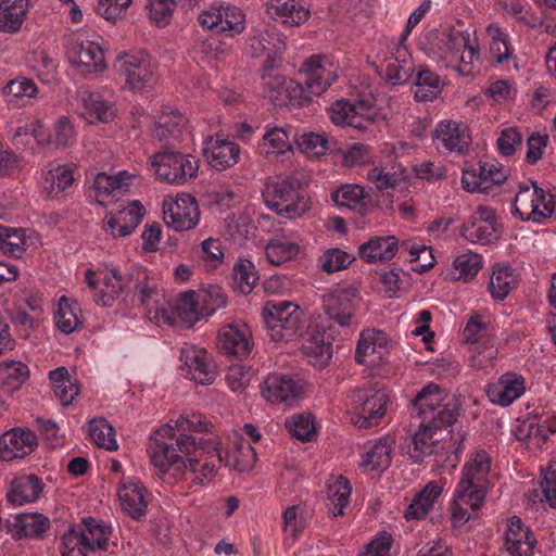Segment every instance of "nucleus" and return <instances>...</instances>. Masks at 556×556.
<instances>
[{"label": "nucleus", "instance_id": "nucleus-58", "mask_svg": "<svg viewBox=\"0 0 556 556\" xmlns=\"http://www.w3.org/2000/svg\"><path fill=\"white\" fill-rule=\"evenodd\" d=\"M296 143L301 151L312 156H319L329 150V141L325 135L315 132L303 134Z\"/></svg>", "mask_w": 556, "mask_h": 556}, {"label": "nucleus", "instance_id": "nucleus-14", "mask_svg": "<svg viewBox=\"0 0 556 556\" xmlns=\"http://www.w3.org/2000/svg\"><path fill=\"white\" fill-rule=\"evenodd\" d=\"M76 100L78 102L80 114L90 123L101 122L109 123L115 116V109L113 104L105 100L103 96L89 89L88 87H80L77 90Z\"/></svg>", "mask_w": 556, "mask_h": 556}, {"label": "nucleus", "instance_id": "nucleus-45", "mask_svg": "<svg viewBox=\"0 0 556 556\" xmlns=\"http://www.w3.org/2000/svg\"><path fill=\"white\" fill-rule=\"evenodd\" d=\"M89 437L97 446L108 451L118 448L115 440V430L104 418H94L89 421Z\"/></svg>", "mask_w": 556, "mask_h": 556}, {"label": "nucleus", "instance_id": "nucleus-31", "mask_svg": "<svg viewBox=\"0 0 556 556\" xmlns=\"http://www.w3.org/2000/svg\"><path fill=\"white\" fill-rule=\"evenodd\" d=\"M29 0H0V31L15 34L26 20Z\"/></svg>", "mask_w": 556, "mask_h": 556}, {"label": "nucleus", "instance_id": "nucleus-49", "mask_svg": "<svg viewBox=\"0 0 556 556\" xmlns=\"http://www.w3.org/2000/svg\"><path fill=\"white\" fill-rule=\"evenodd\" d=\"M438 440L433 438V430L420 422L419 430L413 437V448H409L408 454L415 463H421L426 455L433 452L434 443Z\"/></svg>", "mask_w": 556, "mask_h": 556}, {"label": "nucleus", "instance_id": "nucleus-5", "mask_svg": "<svg viewBox=\"0 0 556 556\" xmlns=\"http://www.w3.org/2000/svg\"><path fill=\"white\" fill-rule=\"evenodd\" d=\"M114 68L125 86L135 91L146 89L154 81V66L150 56L142 51L117 56Z\"/></svg>", "mask_w": 556, "mask_h": 556}, {"label": "nucleus", "instance_id": "nucleus-43", "mask_svg": "<svg viewBox=\"0 0 556 556\" xmlns=\"http://www.w3.org/2000/svg\"><path fill=\"white\" fill-rule=\"evenodd\" d=\"M2 376V390L5 393L12 394L21 389L29 377V369L27 365L22 362H11L3 365L0 369Z\"/></svg>", "mask_w": 556, "mask_h": 556}, {"label": "nucleus", "instance_id": "nucleus-29", "mask_svg": "<svg viewBox=\"0 0 556 556\" xmlns=\"http://www.w3.org/2000/svg\"><path fill=\"white\" fill-rule=\"evenodd\" d=\"M399 250V240L394 236L371 237L358 248L359 257L366 263L387 262Z\"/></svg>", "mask_w": 556, "mask_h": 556}, {"label": "nucleus", "instance_id": "nucleus-7", "mask_svg": "<svg viewBox=\"0 0 556 556\" xmlns=\"http://www.w3.org/2000/svg\"><path fill=\"white\" fill-rule=\"evenodd\" d=\"M353 422L358 428H369L378 425L386 413L388 395L383 391L357 389L352 393Z\"/></svg>", "mask_w": 556, "mask_h": 556}, {"label": "nucleus", "instance_id": "nucleus-19", "mask_svg": "<svg viewBox=\"0 0 556 556\" xmlns=\"http://www.w3.org/2000/svg\"><path fill=\"white\" fill-rule=\"evenodd\" d=\"M525 390V379L521 375L506 372L496 382L488 386L486 395L492 403L508 406L519 399Z\"/></svg>", "mask_w": 556, "mask_h": 556}, {"label": "nucleus", "instance_id": "nucleus-37", "mask_svg": "<svg viewBox=\"0 0 556 556\" xmlns=\"http://www.w3.org/2000/svg\"><path fill=\"white\" fill-rule=\"evenodd\" d=\"M14 527L16 533L13 534L15 539L22 538H42L43 533L50 527V521L42 514L38 513H23L15 517Z\"/></svg>", "mask_w": 556, "mask_h": 556}, {"label": "nucleus", "instance_id": "nucleus-4", "mask_svg": "<svg viewBox=\"0 0 556 556\" xmlns=\"http://www.w3.org/2000/svg\"><path fill=\"white\" fill-rule=\"evenodd\" d=\"M149 166L159 180L182 185L197 177L199 162L190 154L166 148L150 156Z\"/></svg>", "mask_w": 556, "mask_h": 556}, {"label": "nucleus", "instance_id": "nucleus-60", "mask_svg": "<svg viewBox=\"0 0 556 556\" xmlns=\"http://www.w3.org/2000/svg\"><path fill=\"white\" fill-rule=\"evenodd\" d=\"M298 315L304 317L300 306L288 301H268L263 307L262 316L264 320L270 318L273 315L274 319L286 318V315Z\"/></svg>", "mask_w": 556, "mask_h": 556}, {"label": "nucleus", "instance_id": "nucleus-44", "mask_svg": "<svg viewBox=\"0 0 556 556\" xmlns=\"http://www.w3.org/2000/svg\"><path fill=\"white\" fill-rule=\"evenodd\" d=\"M500 229L495 226L480 223L477 217H470L460 228V235L472 243H490L497 239Z\"/></svg>", "mask_w": 556, "mask_h": 556}, {"label": "nucleus", "instance_id": "nucleus-28", "mask_svg": "<svg viewBox=\"0 0 556 556\" xmlns=\"http://www.w3.org/2000/svg\"><path fill=\"white\" fill-rule=\"evenodd\" d=\"M305 80L307 92L313 96H320L337 79L333 71L326 68L319 55L311 56L305 63Z\"/></svg>", "mask_w": 556, "mask_h": 556}, {"label": "nucleus", "instance_id": "nucleus-39", "mask_svg": "<svg viewBox=\"0 0 556 556\" xmlns=\"http://www.w3.org/2000/svg\"><path fill=\"white\" fill-rule=\"evenodd\" d=\"M414 98L418 102L432 101L441 92L440 77L429 68H420L415 80Z\"/></svg>", "mask_w": 556, "mask_h": 556}, {"label": "nucleus", "instance_id": "nucleus-50", "mask_svg": "<svg viewBox=\"0 0 556 556\" xmlns=\"http://www.w3.org/2000/svg\"><path fill=\"white\" fill-rule=\"evenodd\" d=\"M74 182V176L70 168L56 165L49 168L43 176L45 189L48 194L60 193Z\"/></svg>", "mask_w": 556, "mask_h": 556}, {"label": "nucleus", "instance_id": "nucleus-48", "mask_svg": "<svg viewBox=\"0 0 556 556\" xmlns=\"http://www.w3.org/2000/svg\"><path fill=\"white\" fill-rule=\"evenodd\" d=\"M452 278L469 281L482 268L481 256L477 253H466L457 256L453 263Z\"/></svg>", "mask_w": 556, "mask_h": 556}, {"label": "nucleus", "instance_id": "nucleus-3", "mask_svg": "<svg viewBox=\"0 0 556 556\" xmlns=\"http://www.w3.org/2000/svg\"><path fill=\"white\" fill-rule=\"evenodd\" d=\"M491 462V456L484 450H479L470 456L463 468L456 498L463 501L473 513L484 503Z\"/></svg>", "mask_w": 556, "mask_h": 556}, {"label": "nucleus", "instance_id": "nucleus-35", "mask_svg": "<svg viewBox=\"0 0 556 556\" xmlns=\"http://www.w3.org/2000/svg\"><path fill=\"white\" fill-rule=\"evenodd\" d=\"M181 359L188 367V374L191 379L200 384H211L215 379L213 365L206 359L205 355L195 350H184Z\"/></svg>", "mask_w": 556, "mask_h": 556}, {"label": "nucleus", "instance_id": "nucleus-11", "mask_svg": "<svg viewBox=\"0 0 556 556\" xmlns=\"http://www.w3.org/2000/svg\"><path fill=\"white\" fill-rule=\"evenodd\" d=\"M67 58L81 75L99 73L106 67L104 52L93 41L72 42L67 48Z\"/></svg>", "mask_w": 556, "mask_h": 556}, {"label": "nucleus", "instance_id": "nucleus-64", "mask_svg": "<svg viewBox=\"0 0 556 556\" xmlns=\"http://www.w3.org/2000/svg\"><path fill=\"white\" fill-rule=\"evenodd\" d=\"M540 486L545 501L551 507L556 508V459L541 472Z\"/></svg>", "mask_w": 556, "mask_h": 556}, {"label": "nucleus", "instance_id": "nucleus-9", "mask_svg": "<svg viewBox=\"0 0 556 556\" xmlns=\"http://www.w3.org/2000/svg\"><path fill=\"white\" fill-rule=\"evenodd\" d=\"M218 349L228 357L243 359L253 348L252 331L244 323H233L220 328L217 337Z\"/></svg>", "mask_w": 556, "mask_h": 556}, {"label": "nucleus", "instance_id": "nucleus-2", "mask_svg": "<svg viewBox=\"0 0 556 556\" xmlns=\"http://www.w3.org/2000/svg\"><path fill=\"white\" fill-rule=\"evenodd\" d=\"M301 189L302 184L294 177H276L265 182L262 195L273 212L288 218H296L309 208Z\"/></svg>", "mask_w": 556, "mask_h": 556}, {"label": "nucleus", "instance_id": "nucleus-34", "mask_svg": "<svg viewBox=\"0 0 556 556\" xmlns=\"http://www.w3.org/2000/svg\"><path fill=\"white\" fill-rule=\"evenodd\" d=\"M174 313L187 327H192L201 318L205 317L200 293L192 290L180 293L174 306Z\"/></svg>", "mask_w": 556, "mask_h": 556}, {"label": "nucleus", "instance_id": "nucleus-61", "mask_svg": "<svg viewBox=\"0 0 556 556\" xmlns=\"http://www.w3.org/2000/svg\"><path fill=\"white\" fill-rule=\"evenodd\" d=\"M202 307L205 316L213 315L227 304V295L219 286H210V288L200 293Z\"/></svg>", "mask_w": 556, "mask_h": 556}, {"label": "nucleus", "instance_id": "nucleus-16", "mask_svg": "<svg viewBox=\"0 0 556 556\" xmlns=\"http://www.w3.org/2000/svg\"><path fill=\"white\" fill-rule=\"evenodd\" d=\"M263 397L271 403H287L291 405L302 392L296 380L286 375H271L261 384Z\"/></svg>", "mask_w": 556, "mask_h": 556}, {"label": "nucleus", "instance_id": "nucleus-62", "mask_svg": "<svg viewBox=\"0 0 556 556\" xmlns=\"http://www.w3.org/2000/svg\"><path fill=\"white\" fill-rule=\"evenodd\" d=\"M478 168L481 178H484L486 182L488 193L492 191L494 186H500L507 179L506 170L496 162L480 161Z\"/></svg>", "mask_w": 556, "mask_h": 556}, {"label": "nucleus", "instance_id": "nucleus-23", "mask_svg": "<svg viewBox=\"0 0 556 556\" xmlns=\"http://www.w3.org/2000/svg\"><path fill=\"white\" fill-rule=\"evenodd\" d=\"M146 494L142 483L134 480H123L117 491L123 509L135 520H141L146 516L148 507Z\"/></svg>", "mask_w": 556, "mask_h": 556}, {"label": "nucleus", "instance_id": "nucleus-22", "mask_svg": "<svg viewBox=\"0 0 556 556\" xmlns=\"http://www.w3.org/2000/svg\"><path fill=\"white\" fill-rule=\"evenodd\" d=\"M149 277L140 266H132L128 271L122 274L118 269L112 268L108 270L103 278L105 288L112 287L113 292L126 295H136L139 287L148 281Z\"/></svg>", "mask_w": 556, "mask_h": 556}, {"label": "nucleus", "instance_id": "nucleus-46", "mask_svg": "<svg viewBox=\"0 0 556 556\" xmlns=\"http://www.w3.org/2000/svg\"><path fill=\"white\" fill-rule=\"evenodd\" d=\"M285 426L293 438L302 442H309L316 435L314 416L311 413L292 415L286 419Z\"/></svg>", "mask_w": 556, "mask_h": 556}, {"label": "nucleus", "instance_id": "nucleus-1", "mask_svg": "<svg viewBox=\"0 0 556 556\" xmlns=\"http://www.w3.org/2000/svg\"><path fill=\"white\" fill-rule=\"evenodd\" d=\"M211 421L199 413L180 416L175 427L165 425L151 437L149 446L153 466L160 475L173 469L178 473L190 471L193 482L203 484L204 479L216 475V468L223 463L217 443L197 440L189 432H210Z\"/></svg>", "mask_w": 556, "mask_h": 556}, {"label": "nucleus", "instance_id": "nucleus-20", "mask_svg": "<svg viewBox=\"0 0 556 556\" xmlns=\"http://www.w3.org/2000/svg\"><path fill=\"white\" fill-rule=\"evenodd\" d=\"M203 154L213 168L225 170L238 163L240 148L229 140L210 138L203 148Z\"/></svg>", "mask_w": 556, "mask_h": 556}, {"label": "nucleus", "instance_id": "nucleus-24", "mask_svg": "<svg viewBox=\"0 0 556 556\" xmlns=\"http://www.w3.org/2000/svg\"><path fill=\"white\" fill-rule=\"evenodd\" d=\"M43 491L42 480L34 475H22L14 478L7 492V500L13 505L34 503Z\"/></svg>", "mask_w": 556, "mask_h": 556}, {"label": "nucleus", "instance_id": "nucleus-51", "mask_svg": "<svg viewBox=\"0 0 556 556\" xmlns=\"http://www.w3.org/2000/svg\"><path fill=\"white\" fill-rule=\"evenodd\" d=\"M292 148V140L290 134L285 128L275 127L267 130L263 136V143L261 146L262 152L266 155L281 154Z\"/></svg>", "mask_w": 556, "mask_h": 556}, {"label": "nucleus", "instance_id": "nucleus-57", "mask_svg": "<svg viewBox=\"0 0 556 556\" xmlns=\"http://www.w3.org/2000/svg\"><path fill=\"white\" fill-rule=\"evenodd\" d=\"M148 16L159 27L167 26L176 8L175 0H147Z\"/></svg>", "mask_w": 556, "mask_h": 556}, {"label": "nucleus", "instance_id": "nucleus-55", "mask_svg": "<svg viewBox=\"0 0 556 556\" xmlns=\"http://www.w3.org/2000/svg\"><path fill=\"white\" fill-rule=\"evenodd\" d=\"M364 188L359 185H342L331 192V200L339 206L355 208L363 204Z\"/></svg>", "mask_w": 556, "mask_h": 556}, {"label": "nucleus", "instance_id": "nucleus-26", "mask_svg": "<svg viewBox=\"0 0 556 556\" xmlns=\"http://www.w3.org/2000/svg\"><path fill=\"white\" fill-rule=\"evenodd\" d=\"M266 7L271 18L291 26L302 25L309 16V10L302 0H269Z\"/></svg>", "mask_w": 556, "mask_h": 556}, {"label": "nucleus", "instance_id": "nucleus-32", "mask_svg": "<svg viewBox=\"0 0 556 556\" xmlns=\"http://www.w3.org/2000/svg\"><path fill=\"white\" fill-rule=\"evenodd\" d=\"M426 415L421 417L424 426L431 428L433 431L453 426L460 415V403L454 396L447 397L443 404L433 410H426Z\"/></svg>", "mask_w": 556, "mask_h": 556}, {"label": "nucleus", "instance_id": "nucleus-17", "mask_svg": "<svg viewBox=\"0 0 556 556\" xmlns=\"http://www.w3.org/2000/svg\"><path fill=\"white\" fill-rule=\"evenodd\" d=\"M186 125L187 119L180 113H163L155 125L153 137L163 143L162 149H176L177 143L188 136Z\"/></svg>", "mask_w": 556, "mask_h": 556}, {"label": "nucleus", "instance_id": "nucleus-25", "mask_svg": "<svg viewBox=\"0 0 556 556\" xmlns=\"http://www.w3.org/2000/svg\"><path fill=\"white\" fill-rule=\"evenodd\" d=\"M298 338H301V350L304 355L315 357L320 365L328 364L331 358V343L326 338L325 330L317 325L308 326L305 331L301 330Z\"/></svg>", "mask_w": 556, "mask_h": 556}, {"label": "nucleus", "instance_id": "nucleus-8", "mask_svg": "<svg viewBox=\"0 0 556 556\" xmlns=\"http://www.w3.org/2000/svg\"><path fill=\"white\" fill-rule=\"evenodd\" d=\"M200 211L197 200L188 193H181L176 201L163 204L164 223L176 231H187L199 223Z\"/></svg>", "mask_w": 556, "mask_h": 556}, {"label": "nucleus", "instance_id": "nucleus-13", "mask_svg": "<svg viewBox=\"0 0 556 556\" xmlns=\"http://www.w3.org/2000/svg\"><path fill=\"white\" fill-rule=\"evenodd\" d=\"M144 213L143 205L135 200L128 207L119 210L116 214H106L103 228L105 232L114 238L129 236L141 223Z\"/></svg>", "mask_w": 556, "mask_h": 556}, {"label": "nucleus", "instance_id": "nucleus-41", "mask_svg": "<svg viewBox=\"0 0 556 556\" xmlns=\"http://www.w3.org/2000/svg\"><path fill=\"white\" fill-rule=\"evenodd\" d=\"M444 390L437 383L430 382L425 386L413 400V405L419 417L426 415V410H433L446 401Z\"/></svg>", "mask_w": 556, "mask_h": 556}, {"label": "nucleus", "instance_id": "nucleus-52", "mask_svg": "<svg viewBox=\"0 0 556 556\" xmlns=\"http://www.w3.org/2000/svg\"><path fill=\"white\" fill-rule=\"evenodd\" d=\"M515 282L510 266L495 267L489 281V291L496 300H504Z\"/></svg>", "mask_w": 556, "mask_h": 556}, {"label": "nucleus", "instance_id": "nucleus-15", "mask_svg": "<svg viewBox=\"0 0 556 556\" xmlns=\"http://www.w3.org/2000/svg\"><path fill=\"white\" fill-rule=\"evenodd\" d=\"M426 38L430 43L429 50L435 53L440 59L457 58L462 50L469 47L470 35L468 31H439L430 30Z\"/></svg>", "mask_w": 556, "mask_h": 556}, {"label": "nucleus", "instance_id": "nucleus-54", "mask_svg": "<svg viewBox=\"0 0 556 556\" xmlns=\"http://www.w3.org/2000/svg\"><path fill=\"white\" fill-rule=\"evenodd\" d=\"M300 247L291 241L271 240L265 249L267 260L273 265H280L294 258Z\"/></svg>", "mask_w": 556, "mask_h": 556}, {"label": "nucleus", "instance_id": "nucleus-30", "mask_svg": "<svg viewBox=\"0 0 556 556\" xmlns=\"http://www.w3.org/2000/svg\"><path fill=\"white\" fill-rule=\"evenodd\" d=\"M531 186L521 185L515 197L513 214L517 215L521 220L533 219L539 222L536 218L539 213L538 199L544 198V189L536 186L534 181H531Z\"/></svg>", "mask_w": 556, "mask_h": 556}, {"label": "nucleus", "instance_id": "nucleus-53", "mask_svg": "<svg viewBox=\"0 0 556 556\" xmlns=\"http://www.w3.org/2000/svg\"><path fill=\"white\" fill-rule=\"evenodd\" d=\"M392 446L387 438L380 439L367 453L363 465L371 466L372 470H386L391 464Z\"/></svg>", "mask_w": 556, "mask_h": 556}, {"label": "nucleus", "instance_id": "nucleus-40", "mask_svg": "<svg viewBox=\"0 0 556 556\" xmlns=\"http://www.w3.org/2000/svg\"><path fill=\"white\" fill-rule=\"evenodd\" d=\"M78 313H80V308L77 302H70L66 298L60 300L54 319L61 332L70 334L79 329L83 321L79 319Z\"/></svg>", "mask_w": 556, "mask_h": 556}, {"label": "nucleus", "instance_id": "nucleus-33", "mask_svg": "<svg viewBox=\"0 0 556 556\" xmlns=\"http://www.w3.org/2000/svg\"><path fill=\"white\" fill-rule=\"evenodd\" d=\"M286 318L274 319L273 315L264 320L268 336L274 342H289L298 338L303 329L304 317L286 315Z\"/></svg>", "mask_w": 556, "mask_h": 556}, {"label": "nucleus", "instance_id": "nucleus-12", "mask_svg": "<svg viewBox=\"0 0 556 556\" xmlns=\"http://www.w3.org/2000/svg\"><path fill=\"white\" fill-rule=\"evenodd\" d=\"M323 309L339 326H350L356 311L355 291L340 289L324 294Z\"/></svg>", "mask_w": 556, "mask_h": 556}, {"label": "nucleus", "instance_id": "nucleus-59", "mask_svg": "<svg viewBox=\"0 0 556 556\" xmlns=\"http://www.w3.org/2000/svg\"><path fill=\"white\" fill-rule=\"evenodd\" d=\"M36 93L37 86L31 79L26 77L12 79L3 87V94L8 98L9 102L24 97L31 98Z\"/></svg>", "mask_w": 556, "mask_h": 556}, {"label": "nucleus", "instance_id": "nucleus-38", "mask_svg": "<svg viewBox=\"0 0 556 556\" xmlns=\"http://www.w3.org/2000/svg\"><path fill=\"white\" fill-rule=\"evenodd\" d=\"M134 177L126 170H121L115 176H109L105 173H98L94 180L93 187L97 190L98 197L118 195L125 194L129 191V185L126 182L127 179Z\"/></svg>", "mask_w": 556, "mask_h": 556}, {"label": "nucleus", "instance_id": "nucleus-21", "mask_svg": "<svg viewBox=\"0 0 556 556\" xmlns=\"http://www.w3.org/2000/svg\"><path fill=\"white\" fill-rule=\"evenodd\" d=\"M433 140L451 152L463 153L470 144L466 127L452 121L440 122L432 135Z\"/></svg>", "mask_w": 556, "mask_h": 556}, {"label": "nucleus", "instance_id": "nucleus-10", "mask_svg": "<svg viewBox=\"0 0 556 556\" xmlns=\"http://www.w3.org/2000/svg\"><path fill=\"white\" fill-rule=\"evenodd\" d=\"M38 446V438L26 427H14L0 434V458L5 462L24 458Z\"/></svg>", "mask_w": 556, "mask_h": 556}, {"label": "nucleus", "instance_id": "nucleus-27", "mask_svg": "<svg viewBox=\"0 0 556 556\" xmlns=\"http://www.w3.org/2000/svg\"><path fill=\"white\" fill-rule=\"evenodd\" d=\"M388 353V339L383 331L367 329L361 333L356 345L355 361L358 364H365L367 356H372L375 363L383 358Z\"/></svg>", "mask_w": 556, "mask_h": 556}, {"label": "nucleus", "instance_id": "nucleus-56", "mask_svg": "<svg viewBox=\"0 0 556 556\" xmlns=\"http://www.w3.org/2000/svg\"><path fill=\"white\" fill-rule=\"evenodd\" d=\"M354 261L355 256L339 248H332L318 258V265L324 271L332 274L345 269Z\"/></svg>", "mask_w": 556, "mask_h": 556}, {"label": "nucleus", "instance_id": "nucleus-6", "mask_svg": "<svg viewBox=\"0 0 556 556\" xmlns=\"http://www.w3.org/2000/svg\"><path fill=\"white\" fill-rule=\"evenodd\" d=\"M198 22L203 28L230 38L245 29V14L235 5L210 7L199 14Z\"/></svg>", "mask_w": 556, "mask_h": 556}, {"label": "nucleus", "instance_id": "nucleus-42", "mask_svg": "<svg viewBox=\"0 0 556 556\" xmlns=\"http://www.w3.org/2000/svg\"><path fill=\"white\" fill-rule=\"evenodd\" d=\"M231 278L235 290L242 294H249L260 277L251 261L241 260L233 266Z\"/></svg>", "mask_w": 556, "mask_h": 556}, {"label": "nucleus", "instance_id": "nucleus-18", "mask_svg": "<svg viewBox=\"0 0 556 556\" xmlns=\"http://www.w3.org/2000/svg\"><path fill=\"white\" fill-rule=\"evenodd\" d=\"M535 544L534 534L525 527L519 517L511 516L507 519L505 546L511 556H532Z\"/></svg>", "mask_w": 556, "mask_h": 556}, {"label": "nucleus", "instance_id": "nucleus-36", "mask_svg": "<svg viewBox=\"0 0 556 556\" xmlns=\"http://www.w3.org/2000/svg\"><path fill=\"white\" fill-rule=\"evenodd\" d=\"M83 549L93 553L97 549L106 551L110 530L104 525L97 522L92 517L84 519V528L79 530Z\"/></svg>", "mask_w": 556, "mask_h": 556}, {"label": "nucleus", "instance_id": "nucleus-63", "mask_svg": "<svg viewBox=\"0 0 556 556\" xmlns=\"http://www.w3.org/2000/svg\"><path fill=\"white\" fill-rule=\"evenodd\" d=\"M75 130L66 116H62L54 126V135L50 137L48 143L53 144L56 149L66 148L74 142Z\"/></svg>", "mask_w": 556, "mask_h": 556}, {"label": "nucleus", "instance_id": "nucleus-47", "mask_svg": "<svg viewBox=\"0 0 556 556\" xmlns=\"http://www.w3.org/2000/svg\"><path fill=\"white\" fill-rule=\"evenodd\" d=\"M350 481L343 476H339L332 483L328 484V495L331 501L329 511L333 517L343 515V508L349 504L351 495Z\"/></svg>", "mask_w": 556, "mask_h": 556}]
</instances>
